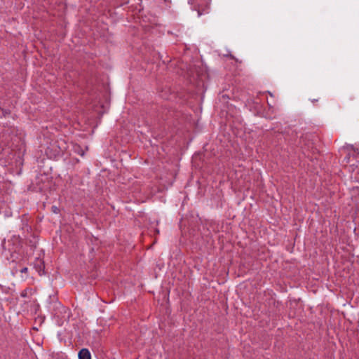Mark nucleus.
Instances as JSON below:
<instances>
[{
    "label": "nucleus",
    "instance_id": "1",
    "mask_svg": "<svg viewBox=\"0 0 359 359\" xmlns=\"http://www.w3.org/2000/svg\"><path fill=\"white\" fill-rule=\"evenodd\" d=\"M188 2L200 16L208 13L211 0H188Z\"/></svg>",
    "mask_w": 359,
    "mask_h": 359
},
{
    "label": "nucleus",
    "instance_id": "2",
    "mask_svg": "<svg viewBox=\"0 0 359 359\" xmlns=\"http://www.w3.org/2000/svg\"><path fill=\"white\" fill-rule=\"evenodd\" d=\"M79 359H91L90 352L88 348H82L78 354Z\"/></svg>",
    "mask_w": 359,
    "mask_h": 359
},
{
    "label": "nucleus",
    "instance_id": "3",
    "mask_svg": "<svg viewBox=\"0 0 359 359\" xmlns=\"http://www.w3.org/2000/svg\"><path fill=\"white\" fill-rule=\"evenodd\" d=\"M37 262V266H36V270L37 271V272L39 273V274L40 276L43 275V273H44V270H43V268H44V266H43V262L39 259V260H37L36 261Z\"/></svg>",
    "mask_w": 359,
    "mask_h": 359
},
{
    "label": "nucleus",
    "instance_id": "4",
    "mask_svg": "<svg viewBox=\"0 0 359 359\" xmlns=\"http://www.w3.org/2000/svg\"><path fill=\"white\" fill-rule=\"evenodd\" d=\"M74 151H75V152L78 153L81 156L84 155V151L78 145L74 147Z\"/></svg>",
    "mask_w": 359,
    "mask_h": 359
},
{
    "label": "nucleus",
    "instance_id": "5",
    "mask_svg": "<svg viewBox=\"0 0 359 359\" xmlns=\"http://www.w3.org/2000/svg\"><path fill=\"white\" fill-rule=\"evenodd\" d=\"M28 271L27 268V267H24L22 268L21 270H20V272L21 273H27Z\"/></svg>",
    "mask_w": 359,
    "mask_h": 359
},
{
    "label": "nucleus",
    "instance_id": "6",
    "mask_svg": "<svg viewBox=\"0 0 359 359\" xmlns=\"http://www.w3.org/2000/svg\"><path fill=\"white\" fill-rule=\"evenodd\" d=\"M53 212L57 213V208L56 207L53 206Z\"/></svg>",
    "mask_w": 359,
    "mask_h": 359
},
{
    "label": "nucleus",
    "instance_id": "7",
    "mask_svg": "<svg viewBox=\"0 0 359 359\" xmlns=\"http://www.w3.org/2000/svg\"><path fill=\"white\" fill-rule=\"evenodd\" d=\"M268 105L271 107V104L269 101H267Z\"/></svg>",
    "mask_w": 359,
    "mask_h": 359
},
{
    "label": "nucleus",
    "instance_id": "8",
    "mask_svg": "<svg viewBox=\"0 0 359 359\" xmlns=\"http://www.w3.org/2000/svg\"><path fill=\"white\" fill-rule=\"evenodd\" d=\"M269 94L271 97L273 96L272 93H269Z\"/></svg>",
    "mask_w": 359,
    "mask_h": 359
},
{
    "label": "nucleus",
    "instance_id": "9",
    "mask_svg": "<svg viewBox=\"0 0 359 359\" xmlns=\"http://www.w3.org/2000/svg\"><path fill=\"white\" fill-rule=\"evenodd\" d=\"M124 1H125V2H127V0H124Z\"/></svg>",
    "mask_w": 359,
    "mask_h": 359
}]
</instances>
